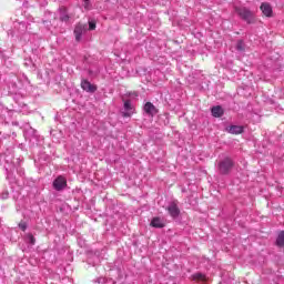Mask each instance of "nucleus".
Returning a JSON list of instances; mask_svg holds the SVG:
<instances>
[{
	"mask_svg": "<svg viewBox=\"0 0 284 284\" xmlns=\"http://www.w3.org/2000/svg\"><path fill=\"white\" fill-rule=\"evenodd\" d=\"M217 172L219 174H222L223 176H227L232 170H234V160L230 156H225L224 159H221L217 161Z\"/></svg>",
	"mask_w": 284,
	"mask_h": 284,
	"instance_id": "f257e3e1",
	"label": "nucleus"
},
{
	"mask_svg": "<svg viewBox=\"0 0 284 284\" xmlns=\"http://www.w3.org/2000/svg\"><path fill=\"white\" fill-rule=\"evenodd\" d=\"M236 14L243 19V21H246V23H252V19H254V13L250 11V9L245 7L235 8Z\"/></svg>",
	"mask_w": 284,
	"mask_h": 284,
	"instance_id": "f03ea898",
	"label": "nucleus"
},
{
	"mask_svg": "<svg viewBox=\"0 0 284 284\" xmlns=\"http://www.w3.org/2000/svg\"><path fill=\"white\" fill-rule=\"evenodd\" d=\"M166 212H169L171 219H179L181 214V209H179V202L173 201L166 206Z\"/></svg>",
	"mask_w": 284,
	"mask_h": 284,
	"instance_id": "7ed1b4c3",
	"label": "nucleus"
},
{
	"mask_svg": "<svg viewBox=\"0 0 284 284\" xmlns=\"http://www.w3.org/2000/svg\"><path fill=\"white\" fill-rule=\"evenodd\" d=\"M68 187V180L63 175H59L54 181H53V190L57 192H61Z\"/></svg>",
	"mask_w": 284,
	"mask_h": 284,
	"instance_id": "20e7f679",
	"label": "nucleus"
},
{
	"mask_svg": "<svg viewBox=\"0 0 284 284\" xmlns=\"http://www.w3.org/2000/svg\"><path fill=\"white\" fill-rule=\"evenodd\" d=\"M135 110H134V105H132V101L131 100H125L124 101V105H123V111H121V114L124 119H130V116H132V114H134Z\"/></svg>",
	"mask_w": 284,
	"mask_h": 284,
	"instance_id": "39448f33",
	"label": "nucleus"
},
{
	"mask_svg": "<svg viewBox=\"0 0 284 284\" xmlns=\"http://www.w3.org/2000/svg\"><path fill=\"white\" fill-rule=\"evenodd\" d=\"M85 32H88V24L78 23L73 31L75 41H81V38Z\"/></svg>",
	"mask_w": 284,
	"mask_h": 284,
	"instance_id": "423d86ee",
	"label": "nucleus"
},
{
	"mask_svg": "<svg viewBox=\"0 0 284 284\" xmlns=\"http://www.w3.org/2000/svg\"><path fill=\"white\" fill-rule=\"evenodd\" d=\"M143 110L148 116H156L159 114V109L152 102H146L143 106Z\"/></svg>",
	"mask_w": 284,
	"mask_h": 284,
	"instance_id": "0eeeda50",
	"label": "nucleus"
},
{
	"mask_svg": "<svg viewBox=\"0 0 284 284\" xmlns=\"http://www.w3.org/2000/svg\"><path fill=\"white\" fill-rule=\"evenodd\" d=\"M81 88L82 90H84V92H90V93L97 92V85L90 83V81L88 80L81 81Z\"/></svg>",
	"mask_w": 284,
	"mask_h": 284,
	"instance_id": "6e6552de",
	"label": "nucleus"
},
{
	"mask_svg": "<svg viewBox=\"0 0 284 284\" xmlns=\"http://www.w3.org/2000/svg\"><path fill=\"white\" fill-rule=\"evenodd\" d=\"M59 20L62 21V23H70V13L68 12V8H60Z\"/></svg>",
	"mask_w": 284,
	"mask_h": 284,
	"instance_id": "1a4fd4ad",
	"label": "nucleus"
},
{
	"mask_svg": "<svg viewBox=\"0 0 284 284\" xmlns=\"http://www.w3.org/2000/svg\"><path fill=\"white\" fill-rule=\"evenodd\" d=\"M151 226L156 227V229H163V227H165V220H163L159 216L153 217L151 221Z\"/></svg>",
	"mask_w": 284,
	"mask_h": 284,
	"instance_id": "9d476101",
	"label": "nucleus"
},
{
	"mask_svg": "<svg viewBox=\"0 0 284 284\" xmlns=\"http://www.w3.org/2000/svg\"><path fill=\"white\" fill-rule=\"evenodd\" d=\"M260 8L263 14H265V17H272L273 11H272V6H270V3L263 2Z\"/></svg>",
	"mask_w": 284,
	"mask_h": 284,
	"instance_id": "9b49d317",
	"label": "nucleus"
},
{
	"mask_svg": "<svg viewBox=\"0 0 284 284\" xmlns=\"http://www.w3.org/2000/svg\"><path fill=\"white\" fill-rule=\"evenodd\" d=\"M229 134H243V126L241 125H231L226 128Z\"/></svg>",
	"mask_w": 284,
	"mask_h": 284,
	"instance_id": "f8f14e48",
	"label": "nucleus"
},
{
	"mask_svg": "<svg viewBox=\"0 0 284 284\" xmlns=\"http://www.w3.org/2000/svg\"><path fill=\"white\" fill-rule=\"evenodd\" d=\"M212 115L215 116V119H220V116L223 115L224 111L221 105L213 106L211 109Z\"/></svg>",
	"mask_w": 284,
	"mask_h": 284,
	"instance_id": "ddd939ff",
	"label": "nucleus"
},
{
	"mask_svg": "<svg viewBox=\"0 0 284 284\" xmlns=\"http://www.w3.org/2000/svg\"><path fill=\"white\" fill-rule=\"evenodd\" d=\"M277 247H284V231H281L276 239Z\"/></svg>",
	"mask_w": 284,
	"mask_h": 284,
	"instance_id": "4468645a",
	"label": "nucleus"
},
{
	"mask_svg": "<svg viewBox=\"0 0 284 284\" xmlns=\"http://www.w3.org/2000/svg\"><path fill=\"white\" fill-rule=\"evenodd\" d=\"M193 281H207V277H205L202 273H195L192 275Z\"/></svg>",
	"mask_w": 284,
	"mask_h": 284,
	"instance_id": "2eb2a0df",
	"label": "nucleus"
},
{
	"mask_svg": "<svg viewBox=\"0 0 284 284\" xmlns=\"http://www.w3.org/2000/svg\"><path fill=\"white\" fill-rule=\"evenodd\" d=\"M235 48L237 52H245V42H243V40H239Z\"/></svg>",
	"mask_w": 284,
	"mask_h": 284,
	"instance_id": "dca6fc26",
	"label": "nucleus"
},
{
	"mask_svg": "<svg viewBox=\"0 0 284 284\" xmlns=\"http://www.w3.org/2000/svg\"><path fill=\"white\" fill-rule=\"evenodd\" d=\"M26 241H27V243H29L30 245H34V243H37V240L34 239V235H32V233H28V234H27Z\"/></svg>",
	"mask_w": 284,
	"mask_h": 284,
	"instance_id": "f3484780",
	"label": "nucleus"
},
{
	"mask_svg": "<svg viewBox=\"0 0 284 284\" xmlns=\"http://www.w3.org/2000/svg\"><path fill=\"white\" fill-rule=\"evenodd\" d=\"M20 230H22V232H26V230H28V225L23 222L19 224Z\"/></svg>",
	"mask_w": 284,
	"mask_h": 284,
	"instance_id": "a211bd4d",
	"label": "nucleus"
},
{
	"mask_svg": "<svg viewBox=\"0 0 284 284\" xmlns=\"http://www.w3.org/2000/svg\"><path fill=\"white\" fill-rule=\"evenodd\" d=\"M97 29V23L94 22H89V30H95Z\"/></svg>",
	"mask_w": 284,
	"mask_h": 284,
	"instance_id": "6ab92c4d",
	"label": "nucleus"
},
{
	"mask_svg": "<svg viewBox=\"0 0 284 284\" xmlns=\"http://www.w3.org/2000/svg\"><path fill=\"white\" fill-rule=\"evenodd\" d=\"M89 6H90V0H84V8H85V10H88Z\"/></svg>",
	"mask_w": 284,
	"mask_h": 284,
	"instance_id": "aec40b11",
	"label": "nucleus"
},
{
	"mask_svg": "<svg viewBox=\"0 0 284 284\" xmlns=\"http://www.w3.org/2000/svg\"><path fill=\"white\" fill-rule=\"evenodd\" d=\"M98 283H99V284L105 283V278H103V277L98 278Z\"/></svg>",
	"mask_w": 284,
	"mask_h": 284,
	"instance_id": "412c9836",
	"label": "nucleus"
},
{
	"mask_svg": "<svg viewBox=\"0 0 284 284\" xmlns=\"http://www.w3.org/2000/svg\"><path fill=\"white\" fill-rule=\"evenodd\" d=\"M2 199H8V193H3Z\"/></svg>",
	"mask_w": 284,
	"mask_h": 284,
	"instance_id": "4be33fe9",
	"label": "nucleus"
}]
</instances>
